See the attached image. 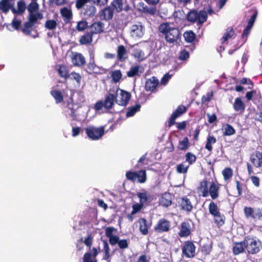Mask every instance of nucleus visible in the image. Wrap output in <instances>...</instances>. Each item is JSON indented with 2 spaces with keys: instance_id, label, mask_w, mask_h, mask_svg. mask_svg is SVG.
Instances as JSON below:
<instances>
[{
  "instance_id": "1",
  "label": "nucleus",
  "mask_w": 262,
  "mask_h": 262,
  "mask_svg": "<svg viewBox=\"0 0 262 262\" xmlns=\"http://www.w3.org/2000/svg\"><path fill=\"white\" fill-rule=\"evenodd\" d=\"M158 29L159 32L164 35L166 41L169 43L177 42L180 38L181 33L179 28L172 27L169 23L161 24Z\"/></svg>"
},
{
  "instance_id": "2",
  "label": "nucleus",
  "mask_w": 262,
  "mask_h": 262,
  "mask_svg": "<svg viewBox=\"0 0 262 262\" xmlns=\"http://www.w3.org/2000/svg\"><path fill=\"white\" fill-rule=\"evenodd\" d=\"M43 18V14L40 12L29 13L28 21H26L23 27L20 28L21 32L26 35H30L32 31V27L37 23L38 20Z\"/></svg>"
},
{
  "instance_id": "3",
  "label": "nucleus",
  "mask_w": 262,
  "mask_h": 262,
  "mask_svg": "<svg viewBox=\"0 0 262 262\" xmlns=\"http://www.w3.org/2000/svg\"><path fill=\"white\" fill-rule=\"evenodd\" d=\"M117 92L109 93L105 97L104 100L98 101L94 105V108L96 111H99L104 107L107 110L113 108L114 103H117Z\"/></svg>"
},
{
  "instance_id": "4",
  "label": "nucleus",
  "mask_w": 262,
  "mask_h": 262,
  "mask_svg": "<svg viewBox=\"0 0 262 262\" xmlns=\"http://www.w3.org/2000/svg\"><path fill=\"white\" fill-rule=\"evenodd\" d=\"M244 243L246 246V249L249 254H255L258 253L262 249L261 241L255 237H253L249 235L246 236L244 238Z\"/></svg>"
},
{
  "instance_id": "5",
  "label": "nucleus",
  "mask_w": 262,
  "mask_h": 262,
  "mask_svg": "<svg viewBox=\"0 0 262 262\" xmlns=\"http://www.w3.org/2000/svg\"><path fill=\"white\" fill-rule=\"evenodd\" d=\"M188 21L194 23L197 21L198 25L201 26L207 19V14L205 10H201L199 12L195 10L190 11L187 16Z\"/></svg>"
},
{
  "instance_id": "6",
  "label": "nucleus",
  "mask_w": 262,
  "mask_h": 262,
  "mask_svg": "<svg viewBox=\"0 0 262 262\" xmlns=\"http://www.w3.org/2000/svg\"><path fill=\"white\" fill-rule=\"evenodd\" d=\"M127 180L135 182L137 180L138 183H144L147 179L146 171L145 170H140L138 171L128 170L125 173Z\"/></svg>"
},
{
  "instance_id": "7",
  "label": "nucleus",
  "mask_w": 262,
  "mask_h": 262,
  "mask_svg": "<svg viewBox=\"0 0 262 262\" xmlns=\"http://www.w3.org/2000/svg\"><path fill=\"white\" fill-rule=\"evenodd\" d=\"M88 137L92 140H97L104 134V127L101 126L96 127L93 126H88L85 129Z\"/></svg>"
},
{
  "instance_id": "8",
  "label": "nucleus",
  "mask_w": 262,
  "mask_h": 262,
  "mask_svg": "<svg viewBox=\"0 0 262 262\" xmlns=\"http://www.w3.org/2000/svg\"><path fill=\"white\" fill-rule=\"evenodd\" d=\"M74 94L75 92L73 90H70V95L67 105V110L66 111V112L68 113V115L72 118L73 120H76L77 119L76 111L77 107H76V105L74 103L73 100Z\"/></svg>"
},
{
  "instance_id": "9",
  "label": "nucleus",
  "mask_w": 262,
  "mask_h": 262,
  "mask_svg": "<svg viewBox=\"0 0 262 262\" xmlns=\"http://www.w3.org/2000/svg\"><path fill=\"white\" fill-rule=\"evenodd\" d=\"M244 212L247 218H251L254 220L262 221V208L254 209L250 207H245Z\"/></svg>"
},
{
  "instance_id": "10",
  "label": "nucleus",
  "mask_w": 262,
  "mask_h": 262,
  "mask_svg": "<svg viewBox=\"0 0 262 262\" xmlns=\"http://www.w3.org/2000/svg\"><path fill=\"white\" fill-rule=\"evenodd\" d=\"M187 107L183 104L178 106L177 109L173 112L168 121V126L171 127L176 123V119L186 113Z\"/></svg>"
},
{
  "instance_id": "11",
  "label": "nucleus",
  "mask_w": 262,
  "mask_h": 262,
  "mask_svg": "<svg viewBox=\"0 0 262 262\" xmlns=\"http://www.w3.org/2000/svg\"><path fill=\"white\" fill-rule=\"evenodd\" d=\"M170 222L165 218L160 219L154 227V230L159 233L169 232L170 230Z\"/></svg>"
},
{
  "instance_id": "12",
  "label": "nucleus",
  "mask_w": 262,
  "mask_h": 262,
  "mask_svg": "<svg viewBox=\"0 0 262 262\" xmlns=\"http://www.w3.org/2000/svg\"><path fill=\"white\" fill-rule=\"evenodd\" d=\"M182 250L183 254L187 258H192L195 256V246L191 241L185 242Z\"/></svg>"
},
{
  "instance_id": "13",
  "label": "nucleus",
  "mask_w": 262,
  "mask_h": 262,
  "mask_svg": "<svg viewBox=\"0 0 262 262\" xmlns=\"http://www.w3.org/2000/svg\"><path fill=\"white\" fill-rule=\"evenodd\" d=\"M221 186V184L217 182H211L209 187L208 195L209 194L212 200L218 198L220 195Z\"/></svg>"
},
{
  "instance_id": "14",
  "label": "nucleus",
  "mask_w": 262,
  "mask_h": 262,
  "mask_svg": "<svg viewBox=\"0 0 262 262\" xmlns=\"http://www.w3.org/2000/svg\"><path fill=\"white\" fill-rule=\"evenodd\" d=\"M115 9L111 6H107L103 9L100 10L99 12L100 18L101 20H112Z\"/></svg>"
},
{
  "instance_id": "15",
  "label": "nucleus",
  "mask_w": 262,
  "mask_h": 262,
  "mask_svg": "<svg viewBox=\"0 0 262 262\" xmlns=\"http://www.w3.org/2000/svg\"><path fill=\"white\" fill-rule=\"evenodd\" d=\"M118 91L120 92L119 93L120 100H117V103L119 105L125 106L128 104L131 98V94L129 92L120 89H118L116 92H118Z\"/></svg>"
},
{
  "instance_id": "16",
  "label": "nucleus",
  "mask_w": 262,
  "mask_h": 262,
  "mask_svg": "<svg viewBox=\"0 0 262 262\" xmlns=\"http://www.w3.org/2000/svg\"><path fill=\"white\" fill-rule=\"evenodd\" d=\"M159 84V80L155 76L147 79L145 82V90L146 92H154Z\"/></svg>"
},
{
  "instance_id": "17",
  "label": "nucleus",
  "mask_w": 262,
  "mask_h": 262,
  "mask_svg": "<svg viewBox=\"0 0 262 262\" xmlns=\"http://www.w3.org/2000/svg\"><path fill=\"white\" fill-rule=\"evenodd\" d=\"M137 195L139 199V203L144 207L148 206L152 201L150 194L145 190H144L143 192H137Z\"/></svg>"
},
{
  "instance_id": "18",
  "label": "nucleus",
  "mask_w": 262,
  "mask_h": 262,
  "mask_svg": "<svg viewBox=\"0 0 262 262\" xmlns=\"http://www.w3.org/2000/svg\"><path fill=\"white\" fill-rule=\"evenodd\" d=\"M179 204L181 209L183 210L188 212H190L192 210V204L190 199L187 196L181 198Z\"/></svg>"
},
{
  "instance_id": "19",
  "label": "nucleus",
  "mask_w": 262,
  "mask_h": 262,
  "mask_svg": "<svg viewBox=\"0 0 262 262\" xmlns=\"http://www.w3.org/2000/svg\"><path fill=\"white\" fill-rule=\"evenodd\" d=\"M250 161L256 167H262V152L259 151H255L251 155Z\"/></svg>"
},
{
  "instance_id": "20",
  "label": "nucleus",
  "mask_w": 262,
  "mask_h": 262,
  "mask_svg": "<svg viewBox=\"0 0 262 262\" xmlns=\"http://www.w3.org/2000/svg\"><path fill=\"white\" fill-rule=\"evenodd\" d=\"M143 27L141 24L133 25L131 27V35L135 38H141L143 35Z\"/></svg>"
},
{
  "instance_id": "21",
  "label": "nucleus",
  "mask_w": 262,
  "mask_h": 262,
  "mask_svg": "<svg viewBox=\"0 0 262 262\" xmlns=\"http://www.w3.org/2000/svg\"><path fill=\"white\" fill-rule=\"evenodd\" d=\"M190 233L191 227L190 224L186 222L182 223L179 235L181 237H187L190 234Z\"/></svg>"
},
{
  "instance_id": "22",
  "label": "nucleus",
  "mask_w": 262,
  "mask_h": 262,
  "mask_svg": "<svg viewBox=\"0 0 262 262\" xmlns=\"http://www.w3.org/2000/svg\"><path fill=\"white\" fill-rule=\"evenodd\" d=\"M139 223V230L143 235H147L148 233V229L151 226V223H148L145 218H140L138 220Z\"/></svg>"
},
{
  "instance_id": "23",
  "label": "nucleus",
  "mask_w": 262,
  "mask_h": 262,
  "mask_svg": "<svg viewBox=\"0 0 262 262\" xmlns=\"http://www.w3.org/2000/svg\"><path fill=\"white\" fill-rule=\"evenodd\" d=\"M233 108L235 112L242 114L245 112L246 105L242 99L237 97L235 98L233 103Z\"/></svg>"
},
{
  "instance_id": "24",
  "label": "nucleus",
  "mask_w": 262,
  "mask_h": 262,
  "mask_svg": "<svg viewBox=\"0 0 262 262\" xmlns=\"http://www.w3.org/2000/svg\"><path fill=\"white\" fill-rule=\"evenodd\" d=\"M27 8L26 3L24 0L19 1L17 3V9L13 5L12 12L15 15H22Z\"/></svg>"
},
{
  "instance_id": "25",
  "label": "nucleus",
  "mask_w": 262,
  "mask_h": 262,
  "mask_svg": "<svg viewBox=\"0 0 262 262\" xmlns=\"http://www.w3.org/2000/svg\"><path fill=\"white\" fill-rule=\"evenodd\" d=\"M197 189L199 192H201V195L202 196L207 197L209 190L208 181L206 179L201 181L199 183Z\"/></svg>"
},
{
  "instance_id": "26",
  "label": "nucleus",
  "mask_w": 262,
  "mask_h": 262,
  "mask_svg": "<svg viewBox=\"0 0 262 262\" xmlns=\"http://www.w3.org/2000/svg\"><path fill=\"white\" fill-rule=\"evenodd\" d=\"M117 58L119 61L123 62L127 58V53L123 45L118 46L117 50Z\"/></svg>"
},
{
  "instance_id": "27",
  "label": "nucleus",
  "mask_w": 262,
  "mask_h": 262,
  "mask_svg": "<svg viewBox=\"0 0 262 262\" xmlns=\"http://www.w3.org/2000/svg\"><path fill=\"white\" fill-rule=\"evenodd\" d=\"M183 37L184 40L189 43L194 45L196 40V34L192 30H187L184 32Z\"/></svg>"
},
{
  "instance_id": "28",
  "label": "nucleus",
  "mask_w": 262,
  "mask_h": 262,
  "mask_svg": "<svg viewBox=\"0 0 262 262\" xmlns=\"http://www.w3.org/2000/svg\"><path fill=\"white\" fill-rule=\"evenodd\" d=\"M246 249L244 240L241 242H234L233 246V253L235 255L243 253Z\"/></svg>"
},
{
  "instance_id": "29",
  "label": "nucleus",
  "mask_w": 262,
  "mask_h": 262,
  "mask_svg": "<svg viewBox=\"0 0 262 262\" xmlns=\"http://www.w3.org/2000/svg\"><path fill=\"white\" fill-rule=\"evenodd\" d=\"M91 32L94 34H99L103 32L104 24L101 21L93 23L90 26Z\"/></svg>"
},
{
  "instance_id": "30",
  "label": "nucleus",
  "mask_w": 262,
  "mask_h": 262,
  "mask_svg": "<svg viewBox=\"0 0 262 262\" xmlns=\"http://www.w3.org/2000/svg\"><path fill=\"white\" fill-rule=\"evenodd\" d=\"M72 62L75 66H81L85 63L84 56L79 53H75L72 57Z\"/></svg>"
},
{
  "instance_id": "31",
  "label": "nucleus",
  "mask_w": 262,
  "mask_h": 262,
  "mask_svg": "<svg viewBox=\"0 0 262 262\" xmlns=\"http://www.w3.org/2000/svg\"><path fill=\"white\" fill-rule=\"evenodd\" d=\"M160 205L162 206L168 207L172 204V198L169 193L163 194L160 200Z\"/></svg>"
},
{
  "instance_id": "32",
  "label": "nucleus",
  "mask_w": 262,
  "mask_h": 262,
  "mask_svg": "<svg viewBox=\"0 0 262 262\" xmlns=\"http://www.w3.org/2000/svg\"><path fill=\"white\" fill-rule=\"evenodd\" d=\"M50 94L55 100L56 103H60L63 101L64 97L66 98V96L63 95L62 92L59 90H53L50 91Z\"/></svg>"
},
{
  "instance_id": "33",
  "label": "nucleus",
  "mask_w": 262,
  "mask_h": 262,
  "mask_svg": "<svg viewBox=\"0 0 262 262\" xmlns=\"http://www.w3.org/2000/svg\"><path fill=\"white\" fill-rule=\"evenodd\" d=\"M93 34L91 32H87L82 35L79 39V43L81 45H87L91 43L93 41Z\"/></svg>"
},
{
  "instance_id": "34",
  "label": "nucleus",
  "mask_w": 262,
  "mask_h": 262,
  "mask_svg": "<svg viewBox=\"0 0 262 262\" xmlns=\"http://www.w3.org/2000/svg\"><path fill=\"white\" fill-rule=\"evenodd\" d=\"M13 5L10 3V0L0 1V10L5 13H7L9 10L12 11Z\"/></svg>"
},
{
  "instance_id": "35",
  "label": "nucleus",
  "mask_w": 262,
  "mask_h": 262,
  "mask_svg": "<svg viewBox=\"0 0 262 262\" xmlns=\"http://www.w3.org/2000/svg\"><path fill=\"white\" fill-rule=\"evenodd\" d=\"M235 32L232 27H229L226 30V32L224 33L223 36L221 39V42L222 43H224L226 41H227L229 39L234 37Z\"/></svg>"
},
{
  "instance_id": "36",
  "label": "nucleus",
  "mask_w": 262,
  "mask_h": 262,
  "mask_svg": "<svg viewBox=\"0 0 262 262\" xmlns=\"http://www.w3.org/2000/svg\"><path fill=\"white\" fill-rule=\"evenodd\" d=\"M96 8L93 5H86L84 8L83 14L88 17H92L96 13Z\"/></svg>"
},
{
  "instance_id": "37",
  "label": "nucleus",
  "mask_w": 262,
  "mask_h": 262,
  "mask_svg": "<svg viewBox=\"0 0 262 262\" xmlns=\"http://www.w3.org/2000/svg\"><path fill=\"white\" fill-rule=\"evenodd\" d=\"M213 216L214 217V222L218 227H221L225 224V216L220 212L217 213V214L213 215Z\"/></svg>"
},
{
  "instance_id": "38",
  "label": "nucleus",
  "mask_w": 262,
  "mask_h": 262,
  "mask_svg": "<svg viewBox=\"0 0 262 262\" xmlns=\"http://www.w3.org/2000/svg\"><path fill=\"white\" fill-rule=\"evenodd\" d=\"M141 107V105L139 103L136 104L135 106L128 107L127 108L126 117H130L134 116L137 112L140 111Z\"/></svg>"
},
{
  "instance_id": "39",
  "label": "nucleus",
  "mask_w": 262,
  "mask_h": 262,
  "mask_svg": "<svg viewBox=\"0 0 262 262\" xmlns=\"http://www.w3.org/2000/svg\"><path fill=\"white\" fill-rule=\"evenodd\" d=\"M216 142V138L213 136L209 135L207 137L206 143L205 145V148L209 151L212 150V144H214Z\"/></svg>"
},
{
  "instance_id": "40",
  "label": "nucleus",
  "mask_w": 262,
  "mask_h": 262,
  "mask_svg": "<svg viewBox=\"0 0 262 262\" xmlns=\"http://www.w3.org/2000/svg\"><path fill=\"white\" fill-rule=\"evenodd\" d=\"M61 16L64 18V20H70L72 17V13L71 9L67 7H63L60 10Z\"/></svg>"
},
{
  "instance_id": "41",
  "label": "nucleus",
  "mask_w": 262,
  "mask_h": 262,
  "mask_svg": "<svg viewBox=\"0 0 262 262\" xmlns=\"http://www.w3.org/2000/svg\"><path fill=\"white\" fill-rule=\"evenodd\" d=\"M58 73L61 77L64 78L67 80L70 77V74L68 70L67 67L64 65H60L58 69Z\"/></svg>"
},
{
  "instance_id": "42",
  "label": "nucleus",
  "mask_w": 262,
  "mask_h": 262,
  "mask_svg": "<svg viewBox=\"0 0 262 262\" xmlns=\"http://www.w3.org/2000/svg\"><path fill=\"white\" fill-rule=\"evenodd\" d=\"M123 0H113L111 3V5L116 11L117 12L119 13L123 10Z\"/></svg>"
},
{
  "instance_id": "43",
  "label": "nucleus",
  "mask_w": 262,
  "mask_h": 262,
  "mask_svg": "<svg viewBox=\"0 0 262 262\" xmlns=\"http://www.w3.org/2000/svg\"><path fill=\"white\" fill-rule=\"evenodd\" d=\"M110 75L113 81L115 83L119 82L122 76V73L120 70L111 71Z\"/></svg>"
},
{
  "instance_id": "44",
  "label": "nucleus",
  "mask_w": 262,
  "mask_h": 262,
  "mask_svg": "<svg viewBox=\"0 0 262 262\" xmlns=\"http://www.w3.org/2000/svg\"><path fill=\"white\" fill-rule=\"evenodd\" d=\"M212 250V243L209 242L203 245L201 247V252L204 255H209Z\"/></svg>"
},
{
  "instance_id": "45",
  "label": "nucleus",
  "mask_w": 262,
  "mask_h": 262,
  "mask_svg": "<svg viewBox=\"0 0 262 262\" xmlns=\"http://www.w3.org/2000/svg\"><path fill=\"white\" fill-rule=\"evenodd\" d=\"M189 139L188 137H185L183 140L179 141L178 148L182 150H186L189 146Z\"/></svg>"
},
{
  "instance_id": "46",
  "label": "nucleus",
  "mask_w": 262,
  "mask_h": 262,
  "mask_svg": "<svg viewBox=\"0 0 262 262\" xmlns=\"http://www.w3.org/2000/svg\"><path fill=\"white\" fill-rule=\"evenodd\" d=\"M208 210L209 213L212 216L220 212L217 204L213 201L209 204Z\"/></svg>"
},
{
  "instance_id": "47",
  "label": "nucleus",
  "mask_w": 262,
  "mask_h": 262,
  "mask_svg": "<svg viewBox=\"0 0 262 262\" xmlns=\"http://www.w3.org/2000/svg\"><path fill=\"white\" fill-rule=\"evenodd\" d=\"M140 66L138 65L132 66L127 72L126 75L128 77H133L139 74Z\"/></svg>"
},
{
  "instance_id": "48",
  "label": "nucleus",
  "mask_w": 262,
  "mask_h": 262,
  "mask_svg": "<svg viewBox=\"0 0 262 262\" xmlns=\"http://www.w3.org/2000/svg\"><path fill=\"white\" fill-rule=\"evenodd\" d=\"M233 170L230 167H226L222 171V174L225 181L230 179L233 176Z\"/></svg>"
},
{
  "instance_id": "49",
  "label": "nucleus",
  "mask_w": 262,
  "mask_h": 262,
  "mask_svg": "<svg viewBox=\"0 0 262 262\" xmlns=\"http://www.w3.org/2000/svg\"><path fill=\"white\" fill-rule=\"evenodd\" d=\"M39 5L36 2H31L27 7V10L29 13H33L38 12Z\"/></svg>"
},
{
  "instance_id": "50",
  "label": "nucleus",
  "mask_w": 262,
  "mask_h": 262,
  "mask_svg": "<svg viewBox=\"0 0 262 262\" xmlns=\"http://www.w3.org/2000/svg\"><path fill=\"white\" fill-rule=\"evenodd\" d=\"M235 133V130L232 125L227 124L224 126V136H231Z\"/></svg>"
},
{
  "instance_id": "51",
  "label": "nucleus",
  "mask_w": 262,
  "mask_h": 262,
  "mask_svg": "<svg viewBox=\"0 0 262 262\" xmlns=\"http://www.w3.org/2000/svg\"><path fill=\"white\" fill-rule=\"evenodd\" d=\"M57 24L56 20L54 19L47 20L45 24V27L49 30H54L56 28Z\"/></svg>"
},
{
  "instance_id": "52",
  "label": "nucleus",
  "mask_w": 262,
  "mask_h": 262,
  "mask_svg": "<svg viewBox=\"0 0 262 262\" xmlns=\"http://www.w3.org/2000/svg\"><path fill=\"white\" fill-rule=\"evenodd\" d=\"M88 27V23L86 20H81L77 23L76 29L78 31H83Z\"/></svg>"
},
{
  "instance_id": "53",
  "label": "nucleus",
  "mask_w": 262,
  "mask_h": 262,
  "mask_svg": "<svg viewBox=\"0 0 262 262\" xmlns=\"http://www.w3.org/2000/svg\"><path fill=\"white\" fill-rule=\"evenodd\" d=\"M189 165H185L184 163L178 164L176 167L177 171L179 173H185L187 172Z\"/></svg>"
},
{
  "instance_id": "54",
  "label": "nucleus",
  "mask_w": 262,
  "mask_h": 262,
  "mask_svg": "<svg viewBox=\"0 0 262 262\" xmlns=\"http://www.w3.org/2000/svg\"><path fill=\"white\" fill-rule=\"evenodd\" d=\"M69 78L72 80H75L78 85L80 84L82 77L80 74L75 72H72L70 74Z\"/></svg>"
},
{
  "instance_id": "55",
  "label": "nucleus",
  "mask_w": 262,
  "mask_h": 262,
  "mask_svg": "<svg viewBox=\"0 0 262 262\" xmlns=\"http://www.w3.org/2000/svg\"><path fill=\"white\" fill-rule=\"evenodd\" d=\"M186 161L188 162L189 165L193 164L196 160V156L190 152H188L185 155Z\"/></svg>"
},
{
  "instance_id": "56",
  "label": "nucleus",
  "mask_w": 262,
  "mask_h": 262,
  "mask_svg": "<svg viewBox=\"0 0 262 262\" xmlns=\"http://www.w3.org/2000/svg\"><path fill=\"white\" fill-rule=\"evenodd\" d=\"M21 21L20 20L17 19L16 17H15L11 24H8L7 26L8 27L9 26L11 25L12 27L14 29V30H18L20 29V27L21 25Z\"/></svg>"
},
{
  "instance_id": "57",
  "label": "nucleus",
  "mask_w": 262,
  "mask_h": 262,
  "mask_svg": "<svg viewBox=\"0 0 262 262\" xmlns=\"http://www.w3.org/2000/svg\"><path fill=\"white\" fill-rule=\"evenodd\" d=\"M97 67L94 62H89L87 65V72L89 74L96 73Z\"/></svg>"
},
{
  "instance_id": "58",
  "label": "nucleus",
  "mask_w": 262,
  "mask_h": 262,
  "mask_svg": "<svg viewBox=\"0 0 262 262\" xmlns=\"http://www.w3.org/2000/svg\"><path fill=\"white\" fill-rule=\"evenodd\" d=\"M213 97V92H208L206 94V95H203L202 97L201 101L203 104H205L209 102Z\"/></svg>"
},
{
  "instance_id": "59",
  "label": "nucleus",
  "mask_w": 262,
  "mask_h": 262,
  "mask_svg": "<svg viewBox=\"0 0 262 262\" xmlns=\"http://www.w3.org/2000/svg\"><path fill=\"white\" fill-rule=\"evenodd\" d=\"M92 255L90 252H86L83 257V262H97L96 258L92 259Z\"/></svg>"
},
{
  "instance_id": "60",
  "label": "nucleus",
  "mask_w": 262,
  "mask_h": 262,
  "mask_svg": "<svg viewBox=\"0 0 262 262\" xmlns=\"http://www.w3.org/2000/svg\"><path fill=\"white\" fill-rule=\"evenodd\" d=\"M133 56L138 61H142L143 60L144 53L140 50H136L134 51Z\"/></svg>"
},
{
  "instance_id": "61",
  "label": "nucleus",
  "mask_w": 262,
  "mask_h": 262,
  "mask_svg": "<svg viewBox=\"0 0 262 262\" xmlns=\"http://www.w3.org/2000/svg\"><path fill=\"white\" fill-rule=\"evenodd\" d=\"M189 57V52L185 49L182 50L179 54V58L181 60H185Z\"/></svg>"
},
{
  "instance_id": "62",
  "label": "nucleus",
  "mask_w": 262,
  "mask_h": 262,
  "mask_svg": "<svg viewBox=\"0 0 262 262\" xmlns=\"http://www.w3.org/2000/svg\"><path fill=\"white\" fill-rule=\"evenodd\" d=\"M90 2H91L90 0H76V7L78 9H80L85 6L86 5V4Z\"/></svg>"
},
{
  "instance_id": "63",
  "label": "nucleus",
  "mask_w": 262,
  "mask_h": 262,
  "mask_svg": "<svg viewBox=\"0 0 262 262\" xmlns=\"http://www.w3.org/2000/svg\"><path fill=\"white\" fill-rule=\"evenodd\" d=\"M118 245L119 248L121 249H126L128 247V243L127 241L125 239H119Z\"/></svg>"
},
{
  "instance_id": "64",
  "label": "nucleus",
  "mask_w": 262,
  "mask_h": 262,
  "mask_svg": "<svg viewBox=\"0 0 262 262\" xmlns=\"http://www.w3.org/2000/svg\"><path fill=\"white\" fill-rule=\"evenodd\" d=\"M144 206L141 203H136L132 206V214H136Z\"/></svg>"
}]
</instances>
